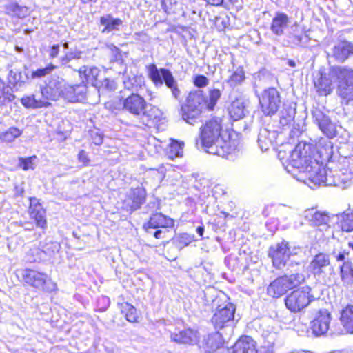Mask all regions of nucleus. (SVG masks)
<instances>
[{
	"label": "nucleus",
	"instance_id": "f257e3e1",
	"mask_svg": "<svg viewBox=\"0 0 353 353\" xmlns=\"http://www.w3.org/2000/svg\"><path fill=\"white\" fill-rule=\"evenodd\" d=\"M332 152L330 143L317 146L301 141L291 152L289 161V164L299 171L294 173L288 170V174L293 180L307 184L312 189L321 185L345 189L353 179L350 160L341 157L336 162L330 161Z\"/></svg>",
	"mask_w": 353,
	"mask_h": 353
},
{
	"label": "nucleus",
	"instance_id": "f03ea898",
	"mask_svg": "<svg viewBox=\"0 0 353 353\" xmlns=\"http://www.w3.org/2000/svg\"><path fill=\"white\" fill-rule=\"evenodd\" d=\"M232 132L223 118L212 117L199 128V139L207 152L227 158L238 150L239 142L232 139Z\"/></svg>",
	"mask_w": 353,
	"mask_h": 353
},
{
	"label": "nucleus",
	"instance_id": "7ed1b4c3",
	"mask_svg": "<svg viewBox=\"0 0 353 353\" xmlns=\"http://www.w3.org/2000/svg\"><path fill=\"white\" fill-rule=\"evenodd\" d=\"M132 92L122 101V109L128 114L139 117L144 129L151 128L159 123L162 112L156 105L148 104L144 97L137 91L144 85L141 77L134 76L129 79Z\"/></svg>",
	"mask_w": 353,
	"mask_h": 353
},
{
	"label": "nucleus",
	"instance_id": "20e7f679",
	"mask_svg": "<svg viewBox=\"0 0 353 353\" xmlns=\"http://www.w3.org/2000/svg\"><path fill=\"white\" fill-rule=\"evenodd\" d=\"M221 92L218 88L208 91V97L202 91H194L188 94L185 102L181 105V117L187 123L193 125L201 115L203 110L213 111L218 101L221 99Z\"/></svg>",
	"mask_w": 353,
	"mask_h": 353
},
{
	"label": "nucleus",
	"instance_id": "39448f33",
	"mask_svg": "<svg viewBox=\"0 0 353 353\" xmlns=\"http://www.w3.org/2000/svg\"><path fill=\"white\" fill-rule=\"evenodd\" d=\"M17 272H19V275L17 274L18 280L35 292L49 294L57 290L56 283L46 272L31 268L18 270Z\"/></svg>",
	"mask_w": 353,
	"mask_h": 353
},
{
	"label": "nucleus",
	"instance_id": "423d86ee",
	"mask_svg": "<svg viewBox=\"0 0 353 353\" xmlns=\"http://www.w3.org/2000/svg\"><path fill=\"white\" fill-rule=\"evenodd\" d=\"M259 109L265 116H272L278 111L281 97L274 88L265 89L259 96Z\"/></svg>",
	"mask_w": 353,
	"mask_h": 353
},
{
	"label": "nucleus",
	"instance_id": "0eeeda50",
	"mask_svg": "<svg viewBox=\"0 0 353 353\" xmlns=\"http://www.w3.org/2000/svg\"><path fill=\"white\" fill-rule=\"evenodd\" d=\"M235 312L236 307L231 303L223 306L219 305L210 320L214 329L221 330L228 327L230 323L234 321Z\"/></svg>",
	"mask_w": 353,
	"mask_h": 353
},
{
	"label": "nucleus",
	"instance_id": "6e6552de",
	"mask_svg": "<svg viewBox=\"0 0 353 353\" xmlns=\"http://www.w3.org/2000/svg\"><path fill=\"white\" fill-rule=\"evenodd\" d=\"M28 213L37 228L44 232L48 227L46 209L43 207L41 199L34 196L29 197Z\"/></svg>",
	"mask_w": 353,
	"mask_h": 353
},
{
	"label": "nucleus",
	"instance_id": "1a4fd4ad",
	"mask_svg": "<svg viewBox=\"0 0 353 353\" xmlns=\"http://www.w3.org/2000/svg\"><path fill=\"white\" fill-rule=\"evenodd\" d=\"M148 77L155 85H162L164 82L174 93L178 92L176 83L168 69L163 68L158 70L156 65L152 63L148 65Z\"/></svg>",
	"mask_w": 353,
	"mask_h": 353
},
{
	"label": "nucleus",
	"instance_id": "9d476101",
	"mask_svg": "<svg viewBox=\"0 0 353 353\" xmlns=\"http://www.w3.org/2000/svg\"><path fill=\"white\" fill-rule=\"evenodd\" d=\"M310 288L306 286L293 291L288 295V310L292 312L301 311L314 300L310 294Z\"/></svg>",
	"mask_w": 353,
	"mask_h": 353
},
{
	"label": "nucleus",
	"instance_id": "9b49d317",
	"mask_svg": "<svg viewBox=\"0 0 353 353\" xmlns=\"http://www.w3.org/2000/svg\"><path fill=\"white\" fill-rule=\"evenodd\" d=\"M329 76L336 81L337 88L353 85V69L349 66H332Z\"/></svg>",
	"mask_w": 353,
	"mask_h": 353
},
{
	"label": "nucleus",
	"instance_id": "f8f14e48",
	"mask_svg": "<svg viewBox=\"0 0 353 353\" xmlns=\"http://www.w3.org/2000/svg\"><path fill=\"white\" fill-rule=\"evenodd\" d=\"M174 220L161 212L152 213L143 225V229L149 232L151 229H168L174 226Z\"/></svg>",
	"mask_w": 353,
	"mask_h": 353
},
{
	"label": "nucleus",
	"instance_id": "ddd939ff",
	"mask_svg": "<svg viewBox=\"0 0 353 353\" xmlns=\"http://www.w3.org/2000/svg\"><path fill=\"white\" fill-rule=\"evenodd\" d=\"M330 56L340 63H344L353 56V43L341 40L335 43L331 49Z\"/></svg>",
	"mask_w": 353,
	"mask_h": 353
},
{
	"label": "nucleus",
	"instance_id": "4468645a",
	"mask_svg": "<svg viewBox=\"0 0 353 353\" xmlns=\"http://www.w3.org/2000/svg\"><path fill=\"white\" fill-rule=\"evenodd\" d=\"M312 114L319 129L325 135L330 139L336 136V125L328 116L319 110H314Z\"/></svg>",
	"mask_w": 353,
	"mask_h": 353
},
{
	"label": "nucleus",
	"instance_id": "2eb2a0df",
	"mask_svg": "<svg viewBox=\"0 0 353 353\" xmlns=\"http://www.w3.org/2000/svg\"><path fill=\"white\" fill-rule=\"evenodd\" d=\"M199 333L197 330L190 327L185 328L170 334V339L177 344L194 345L199 341Z\"/></svg>",
	"mask_w": 353,
	"mask_h": 353
},
{
	"label": "nucleus",
	"instance_id": "dca6fc26",
	"mask_svg": "<svg viewBox=\"0 0 353 353\" xmlns=\"http://www.w3.org/2000/svg\"><path fill=\"white\" fill-rule=\"evenodd\" d=\"M330 314L326 310H320L311 322V328L316 336L325 334L329 330Z\"/></svg>",
	"mask_w": 353,
	"mask_h": 353
},
{
	"label": "nucleus",
	"instance_id": "f3484780",
	"mask_svg": "<svg viewBox=\"0 0 353 353\" xmlns=\"http://www.w3.org/2000/svg\"><path fill=\"white\" fill-rule=\"evenodd\" d=\"M66 83L63 79H57L50 81L43 89L44 93L48 99L57 100L60 98L65 99V92L66 91Z\"/></svg>",
	"mask_w": 353,
	"mask_h": 353
},
{
	"label": "nucleus",
	"instance_id": "a211bd4d",
	"mask_svg": "<svg viewBox=\"0 0 353 353\" xmlns=\"http://www.w3.org/2000/svg\"><path fill=\"white\" fill-rule=\"evenodd\" d=\"M230 353H258V350L251 336L242 335L234 343Z\"/></svg>",
	"mask_w": 353,
	"mask_h": 353
},
{
	"label": "nucleus",
	"instance_id": "6ab92c4d",
	"mask_svg": "<svg viewBox=\"0 0 353 353\" xmlns=\"http://www.w3.org/2000/svg\"><path fill=\"white\" fill-rule=\"evenodd\" d=\"M332 77L329 76V73L319 71L314 79V87L317 92L320 95L327 96L330 94L332 90Z\"/></svg>",
	"mask_w": 353,
	"mask_h": 353
},
{
	"label": "nucleus",
	"instance_id": "aec40b11",
	"mask_svg": "<svg viewBox=\"0 0 353 353\" xmlns=\"http://www.w3.org/2000/svg\"><path fill=\"white\" fill-rule=\"evenodd\" d=\"M287 245L283 243L276 246H271L269 249L268 256L272 259L273 265L276 268H281L286 263Z\"/></svg>",
	"mask_w": 353,
	"mask_h": 353
},
{
	"label": "nucleus",
	"instance_id": "412c9836",
	"mask_svg": "<svg viewBox=\"0 0 353 353\" xmlns=\"http://www.w3.org/2000/svg\"><path fill=\"white\" fill-rule=\"evenodd\" d=\"M147 193L142 186H138L130 190L127 199L130 201V210L135 211L142 206L146 201Z\"/></svg>",
	"mask_w": 353,
	"mask_h": 353
},
{
	"label": "nucleus",
	"instance_id": "4be33fe9",
	"mask_svg": "<svg viewBox=\"0 0 353 353\" xmlns=\"http://www.w3.org/2000/svg\"><path fill=\"white\" fill-rule=\"evenodd\" d=\"M65 92V99L70 102H79L85 99L87 85L84 83L70 85L68 83Z\"/></svg>",
	"mask_w": 353,
	"mask_h": 353
},
{
	"label": "nucleus",
	"instance_id": "5701e85b",
	"mask_svg": "<svg viewBox=\"0 0 353 353\" xmlns=\"http://www.w3.org/2000/svg\"><path fill=\"white\" fill-rule=\"evenodd\" d=\"M274 139V150L277 153V157L283 165L287 162V147L285 145L286 135L285 132H272Z\"/></svg>",
	"mask_w": 353,
	"mask_h": 353
},
{
	"label": "nucleus",
	"instance_id": "b1692460",
	"mask_svg": "<svg viewBox=\"0 0 353 353\" xmlns=\"http://www.w3.org/2000/svg\"><path fill=\"white\" fill-rule=\"evenodd\" d=\"M304 216L314 225H327L330 221V217L327 212H320L314 208L306 210L304 212Z\"/></svg>",
	"mask_w": 353,
	"mask_h": 353
},
{
	"label": "nucleus",
	"instance_id": "393cba45",
	"mask_svg": "<svg viewBox=\"0 0 353 353\" xmlns=\"http://www.w3.org/2000/svg\"><path fill=\"white\" fill-rule=\"evenodd\" d=\"M287 292V279L280 276L274 280L268 287V294L273 298H279Z\"/></svg>",
	"mask_w": 353,
	"mask_h": 353
},
{
	"label": "nucleus",
	"instance_id": "a878e982",
	"mask_svg": "<svg viewBox=\"0 0 353 353\" xmlns=\"http://www.w3.org/2000/svg\"><path fill=\"white\" fill-rule=\"evenodd\" d=\"M100 70L96 66L89 67L83 65L78 70L80 78L83 80L81 83L85 85L90 83L94 85L97 81Z\"/></svg>",
	"mask_w": 353,
	"mask_h": 353
},
{
	"label": "nucleus",
	"instance_id": "bb28decb",
	"mask_svg": "<svg viewBox=\"0 0 353 353\" xmlns=\"http://www.w3.org/2000/svg\"><path fill=\"white\" fill-rule=\"evenodd\" d=\"M118 307L121 314L124 316L125 319L130 323H139L140 319V313L136 307L128 302H122L118 303Z\"/></svg>",
	"mask_w": 353,
	"mask_h": 353
},
{
	"label": "nucleus",
	"instance_id": "cd10ccee",
	"mask_svg": "<svg viewBox=\"0 0 353 353\" xmlns=\"http://www.w3.org/2000/svg\"><path fill=\"white\" fill-rule=\"evenodd\" d=\"M241 97H236L228 107L230 117L233 121H239L245 115V105Z\"/></svg>",
	"mask_w": 353,
	"mask_h": 353
},
{
	"label": "nucleus",
	"instance_id": "c85d7f7f",
	"mask_svg": "<svg viewBox=\"0 0 353 353\" xmlns=\"http://www.w3.org/2000/svg\"><path fill=\"white\" fill-rule=\"evenodd\" d=\"M99 21L103 26L102 32L119 30V27L123 25V21L120 18H113L110 14L100 17Z\"/></svg>",
	"mask_w": 353,
	"mask_h": 353
},
{
	"label": "nucleus",
	"instance_id": "c756f323",
	"mask_svg": "<svg viewBox=\"0 0 353 353\" xmlns=\"http://www.w3.org/2000/svg\"><path fill=\"white\" fill-rule=\"evenodd\" d=\"M330 263V257L328 255L319 253L314 256L310 266L314 274H320L323 272L322 269L328 266Z\"/></svg>",
	"mask_w": 353,
	"mask_h": 353
},
{
	"label": "nucleus",
	"instance_id": "7c9ffc66",
	"mask_svg": "<svg viewBox=\"0 0 353 353\" xmlns=\"http://www.w3.org/2000/svg\"><path fill=\"white\" fill-rule=\"evenodd\" d=\"M337 224L343 232H353V209L338 214Z\"/></svg>",
	"mask_w": 353,
	"mask_h": 353
},
{
	"label": "nucleus",
	"instance_id": "2f4dec72",
	"mask_svg": "<svg viewBox=\"0 0 353 353\" xmlns=\"http://www.w3.org/2000/svg\"><path fill=\"white\" fill-rule=\"evenodd\" d=\"M23 130L17 127L11 126L3 132H0V141L8 144L14 142L16 139L22 135Z\"/></svg>",
	"mask_w": 353,
	"mask_h": 353
},
{
	"label": "nucleus",
	"instance_id": "473e14b6",
	"mask_svg": "<svg viewBox=\"0 0 353 353\" xmlns=\"http://www.w3.org/2000/svg\"><path fill=\"white\" fill-rule=\"evenodd\" d=\"M15 98L13 88L0 79V105L12 102Z\"/></svg>",
	"mask_w": 353,
	"mask_h": 353
},
{
	"label": "nucleus",
	"instance_id": "72a5a7b5",
	"mask_svg": "<svg viewBox=\"0 0 353 353\" xmlns=\"http://www.w3.org/2000/svg\"><path fill=\"white\" fill-rule=\"evenodd\" d=\"M340 320L347 332L353 333V305H347L341 311Z\"/></svg>",
	"mask_w": 353,
	"mask_h": 353
},
{
	"label": "nucleus",
	"instance_id": "f704fd0d",
	"mask_svg": "<svg viewBox=\"0 0 353 353\" xmlns=\"http://www.w3.org/2000/svg\"><path fill=\"white\" fill-rule=\"evenodd\" d=\"M337 94L341 99V103L345 106V109L350 110V107L353 108V85L337 88Z\"/></svg>",
	"mask_w": 353,
	"mask_h": 353
},
{
	"label": "nucleus",
	"instance_id": "c9c22d12",
	"mask_svg": "<svg viewBox=\"0 0 353 353\" xmlns=\"http://www.w3.org/2000/svg\"><path fill=\"white\" fill-rule=\"evenodd\" d=\"M298 265L294 273H291L288 276V288H292L299 285L305 280V276L303 274V266L299 264V261H294Z\"/></svg>",
	"mask_w": 353,
	"mask_h": 353
},
{
	"label": "nucleus",
	"instance_id": "e433bc0d",
	"mask_svg": "<svg viewBox=\"0 0 353 353\" xmlns=\"http://www.w3.org/2000/svg\"><path fill=\"white\" fill-rule=\"evenodd\" d=\"M21 103L25 108L32 109L48 107L50 104L48 102L37 100L34 94L22 97L21 99Z\"/></svg>",
	"mask_w": 353,
	"mask_h": 353
},
{
	"label": "nucleus",
	"instance_id": "4c0bfd02",
	"mask_svg": "<svg viewBox=\"0 0 353 353\" xmlns=\"http://www.w3.org/2000/svg\"><path fill=\"white\" fill-rule=\"evenodd\" d=\"M45 255V252L38 246H33L26 253L25 258L28 263L41 262Z\"/></svg>",
	"mask_w": 353,
	"mask_h": 353
},
{
	"label": "nucleus",
	"instance_id": "58836bf2",
	"mask_svg": "<svg viewBox=\"0 0 353 353\" xmlns=\"http://www.w3.org/2000/svg\"><path fill=\"white\" fill-rule=\"evenodd\" d=\"M7 14L18 19H23L28 14V8L17 3H12L7 6Z\"/></svg>",
	"mask_w": 353,
	"mask_h": 353
},
{
	"label": "nucleus",
	"instance_id": "ea45409f",
	"mask_svg": "<svg viewBox=\"0 0 353 353\" xmlns=\"http://www.w3.org/2000/svg\"><path fill=\"white\" fill-rule=\"evenodd\" d=\"M286 23V15L284 14H279L273 19L271 25V29L276 34H280L283 32V30Z\"/></svg>",
	"mask_w": 353,
	"mask_h": 353
},
{
	"label": "nucleus",
	"instance_id": "a19ab883",
	"mask_svg": "<svg viewBox=\"0 0 353 353\" xmlns=\"http://www.w3.org/2000/svg\"><path fill=\"white\" fill-rule=\"evenodd\" d=\"M341 276L347 284L353 283V268L348 262H344L341 266Z\"/></svg>",
	"mask_w": 353,
	"mask_h": 353
},
{
	"label": "nucleus",
	"instance_id": "79ce46f5",
	"mask_svg": "<svg viewBox=\"0 0 353 353\" xmlns=\"http://www.w3.org/2000/svg\"><path fill=\"white\" fill-rule=\"evenodd\" d=\"M57 68V66L52 63H48L44 68H38L31 72L32 79H40L50 74Z\"/></svg>",
	"mask_w": 353,
	"mask_h": 353
},
{
	"label": "nucleus",
	"instance_id": "37998d69",
	"mask_svg": "<svg viewBox=\"0 0 353 353\" xmlns=\"http://www.w3.org/2000/svg\"><path fill=\"white\" fill-rule=\"evenodd\" d=\"M37 159V157L36 155H32L28 157H19L18 165L24 171L34 170L35 168L34 161Z\"/></svg>",
	"mask_w": 353,
	"mask_h": 353
},
{
	"label": "nucleus",
	"instance_id": "c03bdc74",
	"mask_svg": "<svg viewBox=\"0 0 353 353\" xmlns=\"http://www.w3.org/2000/svg\"><path fill=\"white\" fill-rule=\"evenodd\" d=\"M270 132H261L258 137V143L262 150H268L272 145H274V141L268 137Z\"/></svg>",
	"mask_w": 353,
	"mask_h": 353
},
{
	"label": "nucleus",
	"instance_id": "a18cd8bd",
	"mask_svg": "<svg viewBox=\"0 0 353 353\" xmlns=\"http://www.w3.org/2000/svg\"><path fill=\"white\" fill-rule=\"evenodd\" d=\"M244 79L245 74L243 70L241 69L233 72L229 77L227 81L231 86H236L237 85L241 84Z\"/></svg>",
	"mask_w": 353,
	"mask_h": 353
},
{
	"label": "nucleus",
	"instance_id": "49530a36",
	"mask_svg": "<svg viewBox=\"0 0 353 353\" xmlns=\"http://www.w3.org/2000/svg\"><path fill=\"white\" fill-rule=\"evenodd\" d=\"M232 218H233V216L229 213L221 212L219 214L214 215V224L219 227L225 226L227 219Z\"/></svg>",
	"mask_w": 353,
	"mask_h": 353
},
{
	"label": "nucleus",
	"instance_id": "de8ad7c7",
	"mask_svg": "<svg viewBox=\"0 0 353 353\" xmlns=\"http://www.w3.org/2000/svg\"><path fill=\"white\" fill-rule=\"evenodd\" d=\"M182 152V145L177 141H174L169 145V154L171 158L179 156Z\"/></svg>",
	"mask_w": 353,
	"mask_h": 353
},
{
	"label": "nucleus",
	"instance_id": "09e8293b",
	"mask_svg": "<svg viewBox=\"0 0 353 353\" xmlns=\"http://www.w3.org/2000/svg\"><path fill=\"white\" fill-rule=\"evenodd\" d=\"M193 83L195 87L201 88L207 86L209 83L208 79L203 74L195 75L193 78Z\"/></svg>",
	"mask_w": 353,
	"mask_h": 353
},
{
	"label": "nucleus",
	"instance_id": "8fccbe9b",
	"mask_svg": "<svg viewBox=\"0 0 353 353\" xmlns=\"http://www.w3.org/2000/svg\"><path fill=\"white\" fill-rule=\"evenodd\" d=\"M77 159L83 166H88L91 161L88 152L84 150H81L77 154Z\"/></svg>",
	"mask_w": 353,
	"mask_h": 353
},
{
	"label": "nucleus",
	"instance_id": "3c124183",
	"mask_svg": "<svg viewBox=\"0 0 353 353\" xmlns=\"http://www.w3.org/2000/svg\"><path fill=\"white\" fill-rule=\"evenodd\" d=\"M349 252L346 251L345 250H343L341 251H339L338 253L336 252H333V255L336 258L337 261H343L347 262L346 260L348 258Z\"/></svg>",
	"mask_w": 353,
	"mask_h": 353
},
{
	"label": "nucleus",
	"instance_id": "603ef678",
	"mask_svg": "<svg viewBox=\"0 0 353 353\" xmlns=\"http://www.w3.org/2000/svg\"><path fill=\"white\" fill-rule=\"evenodd\" d=\"M168 229H157L154 232L153 236L157 239H163L168 238Z\"/></svg>",
	"mask_w": 353,
	"mask_h": 353
},
{
	"label": "nucleus",
	"instance_id": "864d4df0",
	"mask_svg": "<svg viewBox=\"0 0 353 353\" xmlns=\"http://www.w3.org/2000/svg\"><path fill=\"white\" fill-rule=\"evenodd\" d=\"M59 45L55 44L50 47V52H49V56L51 59H54L57 57L59 53Z\"/></svg>",
	"mask_w": 353,
	"mask_h": 353
},
{
	"label": "nucleus",
	"instance_id": "5fc2aeb1",
	"mask_svg": "<svg viewBox=\"0 0 353 353\" xmlns=\"http://www.w3.org/2000/svg\"><path fill=\"white\" fill-rule=\"evenodd\" d=\"M302 253V249L301 247L294 246L292 250H291V248L288 246V261L290 260V257L291 256H298L299 254Z\"/></svg>",
	"mask_w": 353,
	"mask_h": 353
},
{
	"label": "nucleus",
	"instance_id": "6e6d98bb",
	"mask_svg": "<svg viewBox=\"0 0 353 353\" xmlns=\"http://www.w3.org/2000/svg\"><path fill=\"white\" fill-rule=\"evenodd\" d=\"M303 39L307 40L306 37H303V31L302 30H299V34L296 35V43H300Z\"/></svg>",
	"mask_w": 353,
	"mask_h": 353
},
{
	"label": "nucleus",
	"instance_id": "4d7b16f0",
	"mask_svg": "<svg viewBox=\"0 0 353 353\" xmlns=\"http://www.w3.org/2000/svg\"><path fill=\"white\" fill-rule=\"evenodd\" d=\"M196 232L199 234L200 236H203L204 232V227L199 226L196 228Z\"/></svg>",
	"mask_w": 353,
	"mask_h": 353
},
{
	"label": "nucleus",
	"instance_id": "13d9d810",
	"mask_svg": "<svg viewBox=\"0 0 353 353\" xmlns=\"http://www.w3.org/2000/svg\"><path fill=\"white\" fill-rule=\"evenodd\" d=\"M298 131H299V132H291V134H290V136H291V137L298 136V135H299V134H301V132L299 130Z\"/></svg>",
	"mask_w": 353,
	"mask_h": 353
},
{
	"label": "nucleus",
	"instance_id": "bf43d9fd",
	"mask_svg": "<svg viewBox=\"0 0 353 353\" xmlns=\"http://www.w3.org/2000/svg\"><path fill=\"white\" fill-rule=\"evenodd\" d=\"M288 65L291 66V67H294L295 66V62L294 61H289L288 60Z\"/></svg>",
	"mask_w": 353,
	"mask_h": 353
},
{
	"label": "nucleus",
	"instance_id": "052dcab7",
	"mask_svg": "<svg viewBox=\"0 0 353 353\" xmlns=\"http://www.w3.org/2000/svg\"><path fill=\"white\" fill-rule=\"evenodd\" d=\"M212 342H213V339H212V338H209V339H208L207 343H208V344H209V345H210H210H212ZM211 347H212V345H211Z\"/></svg>",
	"mask_w": 353,
	"mask_h": 353
},
{
	"label": "nucleus",
	"instance_id": "680f3d73",
	"mask_svg": "<svg viewBox=\"0 0 353 353\" xmlns=\"http://www.w3.org/2000/svg\"><path fill=\"white\" fill-rule=\"evenodd\" d=\"M104 81L105 82V86H106L107 88H108V87H109L110 80H109L108 79H105L104 80Z\"/></svg>",
	"mask_w": 353,
	"mask_h": 353
},
{
	"label": "nucleus",
	"instance_id": "e2e57ef3",
	"mask_svg": "<svg viewBox=\"0 0 353 353\" xmlns=\"http://www.w3.org/2000/svg\"><path fill=\"white\" fill-rule=\"evenodd\" d=\"M348 245H349L350 248H351L353 250V241L352 242H349L348 243Z\"/></svg>",
	"mask_w": 353,
	"mask_h": 353
},
{
	"label": "nucleus",
	"instance_id": "0e129e2a",
	"mask_svg": "<svg viewBox=\"0 0 353 353\" xmlns=\"http://www.w3.org/2000/svg\"><path fill=\"white\" fill-rule=\"evenodd\" d=\"M288 117H290V108H288Z\"/></svg>",
	"mask_w": 353,
	"mask_h": 353
},
{
	"label": "nucleus",
	"instance_id": "69168bd1",
	"mask_svg": "<svg viewBox=\"0 0 353 353\" xmlns=\"http://www.w3.org/2000/svg\"><path fill=\"white\" fill-rule=\"evenodd\" d=\"M284 302H285V304L287 305V297H285V298L284 299Z\"/></svg>",
	"mask_w": 353,
	"mask_h": 353
},
{
	"label": "nucleus",
	"instance_id": "338daca9",
	"mask_svg": "<svg viewBox=\"0 0 353 353\" xmlns=\"http://www.w3.org/2000/svg\"><path fill=\"white\" fill-rule=\"evenodd\" d=\"M219 347H220V345H215V347H214V349H217V348H219Z\"/></svg>",
	"mask_w": 353,
	"mask_h": 353
},
{
	"label": "nucleus",
	"instance_id": "774afa93",
	"mask_svg": "<svg viewBox=\"0 0 353 353\" xmlns=\"http://www.w3.org/2000/svg\"><path fill=\"white\" fill-rule=\"evenodd\" d=\"M291 353H304V352H299V351H298V352H291Z\"/></svg>",
	"mask_w": 353,
	"mask_h": 353
}]
</instances>
